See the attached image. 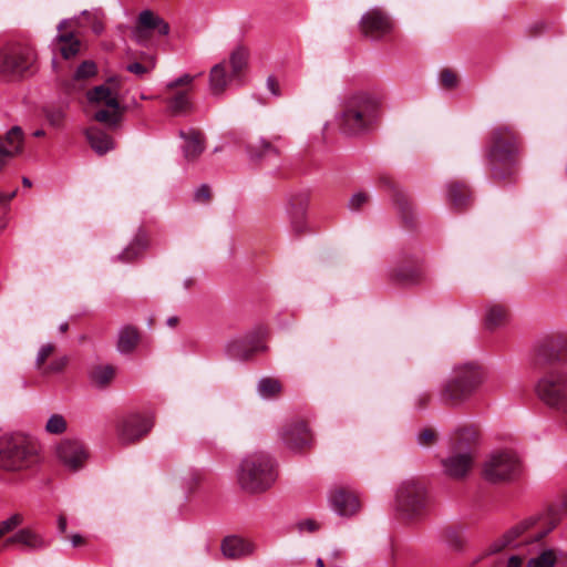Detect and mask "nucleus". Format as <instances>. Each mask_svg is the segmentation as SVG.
<instances>
[{"instance_id":"41","label":"nucleus","mask_w":567,"mask_h":567,"mask_svg":"<svg viewBox=\"0 0 567 567\" xmlns=\"http://www.w3.org/2000/svg\"><path fill=\"white\" fill-rule=\"evenodd\" d=\"M140 334L136 328L125 327L118 338L117 348L121 352H131L138 343Z\"/></svg>"},{"instance_id":"13","label":"nucleus","mask_w":567,"mask_h":567,"mask_svg":"<svg viewBox=\"0 0 567 567\" xmlns=\"http://www.w3.org/2000/svg\"><path fill=\"white\" fill-rule=\"evenodd\" d=\"M197 75L183 74L166 85V103L173 115H187L193 111L190 92Z\"/></svg>"},{"instance_id":"31","label":"nucleus","mask_w":567,"mask_h":567,"mask_svg":"<svg viewBox=\"0 0 567 567\" xmlns=\"http://www.w3.org/2000/svg\"><path fill=\"white\" fill-rule=\"evenodd\" d=\"M68 25V21H62L58 27L59 34L56 37L59 50L66 60L75 56L80 52L81 47V42L75 34L71 31H66Z\"/></svg>"},{"instance_id":"59","label":"nucleus","mask_w":567,"mask_h":567,"mask_svg":"<svg viewBox=\"0 0 567 567\" xmlns=\"http://www.w3.org/2000/svg\"><path fill=\"white\" fill-rule=\"evenodd\" d=\"M202 482V476L198 474H194L190 476L188 483H187V489L189 494L194 493L196 488L199 486Z\"/></svg>"},{"instance_id":"63","label":"nucleus","mask_w":567,"mask_h":567,"mask_svg":"<svg viewBox=\"0 0 567 567\" xmlns=\"http://www.w3.org/2000/svg\"><path fill=\"white\" fill-rule=\"evenodd\" d=\"M58 528L61 534L66 533V517L63 514H61L58 518Z\"/></svg>"},{"instance_id":"17","label":"nucleus","mask_w":567,"mask_h":567,"mask_svg":"<svg viewBox=\"0 0 567 567\" xmlns=\"http://www.w3.org/2000/svg\"><path fill=\"white\" fill-rule=\"evenodd\" d=\"M152 426L151 419L141 414H132L118 424V440L123 444H134L146 436Z\"/></svg>"},{"instance_id":"36","label":"nucleus","mask_w":567,"mask_h":567,"mask_svg":"<svg viewBox=\"0 0 567 567\" xmlns=\"http://www.w3.org/2000/svg\"><path fill=\"white\" fill-rule=\"evenodd\" d=\"M147 246V238L143 233H138L133 241L117 256V260L124 264L136 260Z\"/></svg>"},{"instance_id":"22","label":"nucleus","mask_w":567,"mask_h":567,"mask_svg":"<svg viewBox=\"0 0 567 567\" xmlns=\"http://www.w3.org/2000/svg\"><path fill=\"white\" fill-rule=\"evenodd\" d=\"M475 456L464 453L450 452V455L442 461L444 473L453 480L467 477L474 465Z\"/></svg>"},{"instance_id":"49","label":"nucleus","mask_w":567,"mask_h":567,"mask_svg":"<svg viewBox=\"0 0 567 567\" xmlns=\"http://www.w3.org/2000/svg\"><path fill=\"white\" fill-rule=\"evenodd\" d=\"M370 199V196L365 192H359L354 194L350 202H349V208L353 212L360 210Z\"/></svg>"},{"instance_id":"42","label":"nucleus","mask_w":567,"mask_h":567,"mask_svg":"<svg viewBox=\"0 0 567 567\" xmlns=\"http://www.w3.org/2000/svg\"><path fill=\"white\" fill-rule=\"evenodd\" d=\"M258 392L265 399H275L281 394L282 385L278 379L262 378L258 383Z\"/></svg>"},{"instance_id":"20","label":"nucleus","mask_w":567,"mask_h":567,"mask_svg":"<svg viewBox=\"0 0 567 567\" xmlns=\"http://www.w3.org/2000/svg\"><path fill=\"white\" fill-rule=\"evenodd\" d=\"M153 31H157L161 35H166L169 32V25L153 11L144 10L138 14L134 35L137 42L145 43L150 40Z\"/></svg>"},{"instance_id":"19","label":"nucleus","mask_w":567,"mask_h":567,"mask_svg":"<svg viewBox=\"0 0 567 567\" xmlns=\"http://www.w3.org/2000/svg\"><path fill=\"white\" fill-rule=\"evenodd\" d=\"M380 183L392 190L393 202L405 228L412 229L415 226V214L413 204L409 196L398 187L396 183L386 175L380 177Z\"/></svg>"},{"instance_id":"26","label":"nucleus","mask_w":567,"mask_h":567,"mask_svg":"<svg viewBox=\"0 0 567 567\" xmlns=\"http://www.w3.org/2000/svg\"><path fill=\"white\" fill-rule=\"evenodd\" d=\"M330 501L334 511L341 516H352L360 508L358 495L347 487H337L333 489Z\"/></svg>"},{"instance_id":"32","label":"nucleus","mask_w":567,"mask_h":567,"mask_svg":"<svg viewBox=\"0 0 567 567\" xmlns=\"http://www.w3.org/2000/svg\"><path fill=\"white\" fill-rule=\"evenodd\" d=\"M509 309L505 303L492 302L486 306L484 326L487 330L494 331L507 324Z\"/></svg>"},{"instance_id":"8","label":"nucleus","mask_w":567,"mask_h":567,"mask_svg":"<svg viewBox=\"0 0 567 567\" xmlns=\"http://www.w3.org/2000/svg\"><path fill=\"white\" fill-rule=\"evenodd\" d=\"M248 64V51L238 47L229 60L215 64L209 71V91L214 96H221L233 81L241 78Z\"/></svg>"},{"instance_id":"48","label":"nucleus","mask_w":567,"mask_h":567,"mask_svg":"<svg viewBox=\"0 0 567 567\" xmlns=\"http://www.w3.org/2000/svg\"><path fill=\"white\" fill-rule=\"evenodd\" d=\"M440 82L445 89H454L457 85L458 78L452 69H443L440 74Z\"/></svg>"},{"instance_id":"27","label":"nucleus","mask_w":567,"mask_h":567,"mask_svg":"<svg viewBox=\"0 0 567 567\" xmlns=\"http://www.w3.org/2000/svg\"><path fill=\"white\" fill-rule=\"evenodd\" d=\"M96 73L97 68L93 61H83L76 69L74 75L63 84L64 91L68 94L81 92L85 89L86 81L94 78Z\"/></svg>"},{"instance_id":"45","label":"nucleus","mask_w":567,"mask_h":567,"mask_svg":"<svg viewBox=\"0 0 567 567\" xmlns=\"http://www.w3.org/2000/svg\"><path fill=\"white\" fill-rule=\"evenodd\" d=\"M23 523V516L21 514H13L6 520L0 522V538L4 537Z\"/></svg>"},{"instance_id":"40","label":"nucleus","mask_w":567,"mask_h":567,"mask_svg":"<svg viewBox=\"0 0 567 567\" xmlns=\"http://www.w3.org/2000/svg\"><path fill=\"white\" fill-rule=\"evenodd\" d=\"M115 377V368L112 365H95L91 369L90 378L94 385L106 388Z\"/></svg>"},{"instance_id":"23","label":"nucleus","mask_w":567,"mask_h":567,"mask_svg":"<svg viewBox=\"0 0 567 567\" xmlns=\"http://www.w3.org/2000/svg\"><path fill=\"white\" fill-rule=\"evenodd\" d=\"M23 147V132L19 126H13L6 135H0V171L9 159L21 153Z\"/></svg>"},{"instance_id":"29","label":"nucleus","mask_w":567,"mask_h":567,"mask_svg":"<svg viewBox=\"0 0 567 567\" xmlns=\"http://www.w3.org/2000/svg\"><path fill=\"white\" fill-rule=\"evenodd\" d=\"M21 545L28 550H40L47 547V542L43 537L30 528H22L14 535L8 537L4 546Z\"/></svg>"},{"instance_id":"61","label":"nucleus","mask_w":567,"mask_h":567,"mask_svg":"<svg viewBox=\"0 0 567 567\" xmlns=\"http://www.w3.org/2000/svg\"><path fill=\"white\" fill-rule=\"evenodd\" d=\"M17 189L10 194L0 193V206L8 204L17 196Z\"/></svg>"},{"instance_id":"14","label":"nucleus","mask_w":567,"mask_h":567,"mask_svg":"<svg viewBox=\"0 0 567 567\" xmlns=\"http://www.w3.org/2000/svg\"><path fill=\"white\" fill-rule=\"evenodd\" d=\"M265 331L259 328L243 338L235 339L227 343L226 353L229 358L248 361L255 353L266 349L264 344Z\"/></svg>"},{"instance_id":"5","label":"nucleus","mask_w":567,"mask_h":567,"mask_svg":"<svg viewBox=\"0 0 567 567\" xmlns=\"http://www.w3.org/2000/svg\"><path fill=\"white\" fill-rule=\"evenodd\" d=\"M125 78L111 75L101 85L87 91L86 97L92 105H104L106 109L97 110L93 118L109 126H116L123 115L124 107L121 105V91Z\"/></svg>"},{"instance_id":"38","label":"nucleus","mask_w":567,"mask_h":567,"mask_svg":"<svg viewBox=\"0 0 567 567\" xmlns=\"http://www.w3.org/2000/svg\"><path fill=\"white\" fill-rule=\"evenodd\" d=\"M310 198L311 192L309 189H302L291 194L288 199V215L307 214Z\"/></svg>"},{"instance_id":"1","label":"nucleus","mask_w":567,"mask_h":567,"mask_svg":"<svg viewBox=\"0 0 567 567\" xmlns=\"http://www.w3.org/2000/svg\"><path fill=\"white\" fill-rule=\"evenodd\" d=\"M522 153V138L508 125H499L491 131L488 162L491 175L496 181H509L516 173Z\"/></svg>"},{"instance_id":"51","label":"nucleus","mask_w":567,"mask_h":567,"mask_svg":"<svg viewBox=\"0 0 567 567\" xmlns=\"http://www.w3.org/2000/svg\"><path fill=\"white\" fill-rule=\"evenodd\" d=\"M55 351V346L52 344V343H47L44 344L40 351H39V354H38V359H37V365H38V369H41L43 370L45 367H44V363L47 361V359L53 354V352Z\"/></svg>"},{"instance_id":"37","label":"nucleus","mask_w":567,"mask_h":567,"mask_svg":"<svg viewBox=\"0 0 567 567\" xmlns=\"http://www.w3.org/2000/svg\"><path fill=\"white\" fill-rule=\"evenodd\" d=\"M463 530L464 528L462 525L451 524L442 529L441 537L450 548L454 550H462L465 545Z\"/></svg>"},{"instance_id":"47","label":"nucleus","mask_w":567,"mask_h":567,"mask_svg":"<svg viewBox=\"0 0 567 567\" xmlns=\"http://www.w3.org/2000/svg\"><path fill=\"white\" fill-rule=\"evenodd\" d=\"M291 230L296 236H301L308 231L307 214L289 215Z\"/></svg>"},{"instance_id":"21","label":"nucleus","mask_w":567,"mask_h":567,"mask_svg":"<svg viewBox=\"0 0 567 567\" xmlns=\"http://www.w3.org/2000/svg\"><path fill=\"white\" fill-rule=\"evenodd\" d=\"M285 444L295 451H303L311 445V434L305 421L287 424L281 432Z\"/></svg>"},{"instance_id":"30","label":"nucleus","mask_w":567,"mask_h":567,"mask_svg":"<svg viewBox=\"0 0 567 567\" xmlns=\"http://www.w3.org/2000/svg\"><path fill=\"white\" fill-rule=\"evenodd\" d=\"M449 200L452 209L463 212L472 205V192L464 182H451L449 184Z\"/></svg>"},{"instance_id":"62","label":"nucleus","mask_w":567,"mask_h":567,"mask_svg":"<svg viewBox=\"0 0 567 567\" xmlns=\"http://www.w3.org/2000/svg\"><path fill=\"white\" fill-rule=\"evenodd\" d=\"M523 558L520 556L514 555L508 559L507 567H522Z\"/></svg>"},{"instance_id":"57","label":"nucleus","mask_w":567,"mask_h":567,"mask_svg":"<svg viewBox=\"0 0 567 567\" xmlns=\"http://www.w3.org/2000/svg\"><path fill=\"white\" fill-rule=\"evenodd\" d=\"M432 400V394L430 392H423L417 395L415 400V408L419 410H424L427 408Z\"/></svg>"},{"instance_id":"33","label":"nucleus","mask_w":567,"mask_h":567,"mask_svg":"<svg viewBox=\"0 0 567 567\" xmlns=\"http://www.w3.org/2000/svg\"><path fill=\"white\" fill-rule=\"evenodd\" d=\"M181 136L185 140L183 146L184 157L187 162L196 161L205 150L204 135L198 130H189V132H181Z\"/></svg>"},{"instance_id":"3","label":"nucleus","mask_w":567,"mask_h":567,"mask_svg":"<svg viewBox=\"0 0 567 567\" xmlns=\"http://www.w3.org/2000/svg\"><path fill=\"white\" fill-rule=\"evenodd\" d=\"M484 381L483 367L476 362H465L453 368L442 382L439 400L443 406L457 408L471 400Z\"/></svg>"},{"instance_id":"53","label":"nucleus","mask_w":567,"mask_h":567,"mask_svg":"<svg viewBox=\"0 0 567 567\" xmlns=\"http://www.w3.org/2000/svg\"><path fill=\"white\" fill-rule=\"evenodd\" d=\"M154 64H155L154 61L151 59L148 62V65L140 63V62H134V63L128 64L126 69L128 72L141 76V75H144L145 73L150 72L154 68Z\"/></svg>"},{"instance_id":"10","label":"nucleus","mask_w":567,"mask_h":567,"mask_svg":"<svg viewBox=\"0 0 567 567\" xmlns=\"http://www.w3.org/2000/svg\"><path fill=\"white\" fill-rule=\"evenodd\" d=\"M535 391L548 406L564 414L567 412V374L560 370L539 372Z\"/></svg>"},{"instance_id":"7","label":"nucleus","mask_w":567,"mask_h":567,"mask_svg":"<svg viewBox=\"0 0 567 567\" xmlns=\"http://www.w3.org/2000/svg\"><path fill=\"white\" fill-rule=\"evenodd\" d=\"M565 363H567V336L548 334L535 343L530 357V367L534 371L557 370V365Z\"/></svg>"},{"instance_id":"43","label":"nucleus","mask_w":567,"mask_h":567,"mask_svg":"<svg viewBox=\"0 0 567 567\" xmlns=\"http://www.w3.org/2000/svg\"><path fill=\"white\" fill-rule=\"evenodd\" d=\"M557 556L554 549H544L538 556L530 558L527 567H554Z\"/></svg>"},{"instance_id":"44","label":"nucleus","mask_w":567,"mask_h":567,"mask_svg":"<svg viewBox=\"0 0 567 567\" xmlns=\"http://www.w3.org/2000/svg\"><path fill=\"white\" fill-rule=\"evenodd\" d=\"M560 522V518L557 514H550L548 515L547 517V524H548V527L545 529V530H542V532H535V533H530L528 535H526L522 543H528V542H534V540H540L542 538H544L550 530H553L557 525L558 523Z\"/></svg>"},{"instance_id":"52","label":"nucleus","mask_w":567,"mask_h":567,"mask_svg":"<svg viewBox=\"0 0 567 567\" xmlns=\"http://www.w3.org/2000/svg\"><path fill=\"white\" fill-rule=\"evenodd\" d=\"M69 359L68 357H61L52 361L48 367H45L42 371L43 373H59L62 372L68 365Z\"/></svg>"},{"instance_id":"15","label":"nucleus","mask_w":567,"mask_h":567,"mask_svg":"<svg viewBox=\"0 0 567 567\" xmlns=\"http://www.w3.org/2000/svg\"><path fill=\"white\" fill-rule=\"evenodd\" d=\"M481 431L474 423L462 424L451 434L449 451L464 453L476 457L480 445Z\"/></svg>"},{"instance_id":"50","label":"nucleus","mask_w":567,"mask_h":567,"mask_svg":"<svg viewBox=\"0 0 567 567\" xmlns=\"http://www.w3.org/2000/svg\"><path fill=\"white\" fill-rule=\"evenodd\" d=\"M437 440V433L432 427L423 429L419 434V443L424 446L433 445Z\"/></svg>"},{"instance_id":"60","label":"nucleus","mask_w":567,"mask_h":567,"mask_svg":"<svg viewBox=\"0 0 567 567\" xmlns=\"http://www.w3.org/2000/svg\"><path fill=\"white\" fill-rule=\"evenodd\" d=\"M68 538L71 540V543H72V545L74 547H80V546H83L85 544L84 537L79 535V534H74V535H72V536H70Z\"/></svg>"},{"instance_id":"35","label":"nucleus","mask_w":567,"mask_h":567,"mask_svg":"<svg viewBox=\"0 0 567 567\" xmlns=\"http://www.w3.org/2000/svg\"><path fill=\"white\" fill-rule=\"evenodd\" d=\"M86 140L99 155H104L114 147L112 138L101 128L90 126L85 130Z\"/></svg>"},{"instance_id":"64","label":"nucleus","mask_w":567,"mask_h":567,"mask_svg":"<svg viewBox=\"0 0 567 567\" xmlns=\"http://www.w3.org/2000/svg\"><path fill=\"white\" fill-rule=\"evenodd\" d=\"M542 30H543V24L539 23V24H535L534 27H532L529 32H530L532 37H536L542 32Z\"/></svg>"},{"instance_id":"12","label":"nucleus","mask_w":567,"mask_h":567,"mask_svg":"<svg viewBox=\"0 0 567 567\" xmlns=\"http://www.w3.org/2000/svg\"><path fill=\"white\" fill-rule=\"evenodd\" d=\"M426 507V488L421 481L402 483L396 493V511L405 519L420 516Z\"/></svg>"},{"instance_id":"18","label":"nucleus","mask_w":567,"mask_h":567,"mask_svg":"<svg viewBox=\"0 0 567 567\" xmlns=\"http://www.w3.org/2000/svg\"><path fill=\"white\" fill-rule=\"evenodd\" d=\"M56 455L68 468L75 472L83 467L89 452L81 441L66 439L58 444Z\"/></svg>"},{"instance_id":"39","label":"nucleus","mask_w":567,"mask_h":567,"mask_svg":"<svg viewBox=\"0 0 567 567\" xmlns=\"http://www.w3.org/2000/svg\"><path fill=\"white\" fill-rule=\"evenodd\" d=\"M246 150L252 161H260L267 155L280 154V151L267 140H259L257 143H249Z\"/></svg>"},{"instance_id":"9","label":"nucleus","mask_w":567,"mask_h":567,"mask_svg":"<svg viewBox=\"0 0 567 567\" xmlns=\"http://www.w3.org/2000/svg\"><path fill=\"white\" fill-rule=\"evenodd\" d=\"M37 61L34 49L21 42L0 49V75L6 79L20 78L30 72Z\"/></svg>"},{"instance_id":"24","label":"nucleus","mask_w":567,"mask_h":567,"mask_svg":"<svg viewBox=\"0 0 567 567\" xmlns=\"http://www.w3.org/2000/svg\"><path fill=\"white\" fill-rule=\"evenodd\" d=\"M23 147V132L19 126H13L6 135H0V171L9 159L21 153Z\"/></svg>"},{"instance_id":"11","label":"nucleus","mask_w":567,"mask_h":567,"mask_svg":"<svg viewBox=\"0 0 567 567\" xmlns=\"http://www.w3.org/2000/svg\"><path fill=\"white\" fill-rule=\"evenodd\" d=\"M519 460L511 451L492 453L483 463L482 475L489 483H505L519 474Z\"/></svg>"},{"instance_id":"4","label":"nucleus","mask_w":567,"mask_h":567,"mask_svg":"<svg viewBox=\"0 0 567 567\" xmlns=\"http://www.w3.org/2000/svg\"><path fill=\"white\" fill-rule=\"evenodd\" d=\"M380 103L370 92L349 94L341 105L339 126L347 135H360L372 130L378 120Z\"/></svg>"},{"instance_id":"2","label":"nucleus","mask_w":567,"mask_h":567,"mask_svg":"<svg viewBox=\"0 0 567 567\" xmlns=\"http://www.w3.org/2000/svg\"><path fill=\"white\" fill-rule=\"evenodd\" d=\"M39 464V446L33 439L21 433L0 437V470L22 480Z\"/></svg>"},{"instance_id":"54","label":"nucleus","mask_w":567,"mask_h":567,"mask_svg":"<svg viewBox=\"0 0 567 567\" xmlns=\"http://www.w3.org/2000/svg\"><path fill=\"white\" fill-rule=\"evenodd\" d=\"M212 198L213 195L208 185H202L194 195V200L198 204H208Z\"/></svg>"},{"instance_id":"58","label":"nucleus","mask_w":567,"mask_h":567,"mask_svg":"<svg viewBox=\"0 0 567 567\" xmlns=\"http://www.w3.org/2000/svg\"><path fill=\"white\" fill-rule=\"evenodd\" d=\"M267 86H268V90L276 96H279L280 95V86H279V82L278 80L275 78V76H269L267 79Z\"/></svg>"},{"instance_id":"16","label":"nucleus","mask_w":567,"mask_h":567,"mask_svg":"<svg viewBox=\"0 0 567 567\" xmlns=\"http://www.w3.org/2000/svg\"><path fill=\"white\" fill-rule=\"evenodd\" d=\"M391 17L382 9L374 8L364 13L360 21L361 32L371 39H381L392 32Z\"/></svg>"},{"instance_id":"25","label":"nucleus","mask_w":567,"mask_h":567,"mask_svg":"<svg viewBox=\"0 0 567 567\" xmlns=\"http://www.w3.org/2000/svg\"><path fill=\"white\" fill-rule=\"evenodd\" d=\"M391 278L400 285H416L423 280V271L416 258H406L393 268Z\"/></svg>"},{"instance_id":"56","label":"nucleus","mask_w":567,"mask_h":567,"mask_svg":"<svg viewBox=\"0 0 567 567\" xmlns=\"http://www.w3.org/2000/svg\"><path fill=\"white\" fill-rule=\"evenodd\" d=\"M318 522L313 519H305L298 524V528L300 532L315 533L319 529Z\"/></svg>"},{"instance_id":"34","label":"nucleus","mask_w":567,"mask_h":567,"mask_svg":"<svg viewBox=\"0 0 567 567\" xmlns=\"http://www.w3.org/2000/svg\"><path fill=\"white\" fill-rule=\"evenodd\" d=\"M534 525H535V520H533V519H529V520H526V522H523V523L516 525L511 530H508L501 539H498L494 544H492L488 549V553L496 554L507 547L518 546L519 543H516V539L519 536H522L524 533H526Z\"/></svg>"},{"instance_id":"55","label":"nucleus","mask_w":567,"mask_h":567,"mask_svg":"<svg viewBox=\"0 0 567 567\" xmlns=\"http://www.w3.org/2000/svg\"><path fill=\"white\" fill-rule=\"evenodd\" d=\"M47 118L53 126H60L64 120V113L61 110H53L47 113Z\"/></svg>"},{"instance_id":"6","label":"nucleus","mask_w":567,"mask_h":567,"mask_svg":"<svg viewBox=\"0 0 567 567\" xmlns=\"http://www.w3.org/2000/svg\"><path fill=\"white\" fill-rule=\"evenodd\" d=\"M237 481L240 488L249 494L268 491L276 481L271 457L265 453L246 456L240 463Z\"/></svg>"},{"instance_id":"28","label":"nucleus","mask_w":567,"mask_h":567,"mask_svg":"<svg viewBox=\"0 0 567 567\" xmlns=\"http://www.w3.org/2000/svg\"><path fill=\"white\" fill-rule=\"evenodd\" d=\"M254 544L236 535L226 536L221 540L220 549L228 559H240L254 551Z\"/></svg>"},{"instance_id":"46","label":"nucleus","mask_w":567,"mask_h":567,"mask_svg":"<svg viewBox=\"0 0 567 567\" xmlns=\"http://www.w3.org/2000/svg\"><path fill=\"white\" fill-rule=\"evenodd\" d=\"M45 430L52 434H61L66 430V421L60 414H53L47 422Z\"/></svg>"}]
</instances>
